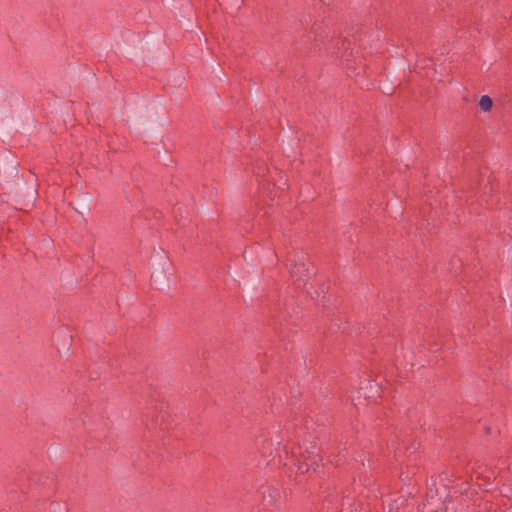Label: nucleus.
<instances>
[{"mask_svg":"<svg viewBox=\"0 0 512 512\" xmlns=\"http://www.w3.org/2000/svg\"><path fill=\"white\" fill-rule=\"evenodd\" d=\"M286 266L294 284L298 288L303 287L309 278V269L305 261V256L299 253L290 256L287 260Z\"/></svg>","mask_w":512,"mask_h":512,"instance_id":"nucleus-1","label":"nucleus"},{"mask_svg":"<svg viewBox=\"0 0 512 512\" xmlns=\"http://www.w3.org/2000/svg\"><path fill=\"white\" fill-rule=\"evenodd\" d=\"M493 106V101L488 95H483L479 100V107L483 112H489Z\"/></svg>","mask_w":512,"mask_h":512,"instance_id":"nucleus-2","label":"nucleus"},{"mask_svg":"<svg viewBox=\"0 0 512 512\" xmlns=\"http://www.w3.org/2000/svg\"><path fill=\"white\" fill-rule=\"evenodd\" d=\"M299 470H300L301 472H304V468H303L302 466H299Z\"/></svg>","mask_w":512,"mask_h":512,"instance_id":"nucleus-3","label":"nucleus"}]
</instances>
